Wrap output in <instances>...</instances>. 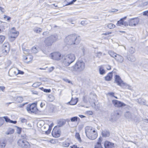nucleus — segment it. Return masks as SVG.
<instances>
[{"mask_svg":"<svg viewBox=\"0 0 148 148\" xmlns=\"http://www.w3.org/2000/svg\"><path fill=\"white\" fill-rule=\"evenodd\" d=\"M80 40L79 36L75 34L68 35L64 39L65 43L69 45H76L79 43Z\"/></svg>","mask_w":148,"mask_h":148,"instance_id":"f257e3e1","label":"nucleus"},{"mask_svg":"<svg viewBox=\"0 0 148 148\" xmlns=\"http://www.w3.org/2000/svg\"><path fill=\"white\" fill-rule=\"evenodd\" d=\"M85 131L86 136L91 140L95 139L97 136V133L95 129L91 126H87L85 128Z\"/></svg>","mask_w":148,"mask_h":148,"instance_id":"f03ea898","label":"nucleus"},{"mask_svg":"<svg viewBox=\"0 0 148 148\" xmlns=\"http://www.w3.org/2000/svg\"><path fill=\"white\" fill-rule=\"evenodd\" d=\"M75 59V55L73 54H69L66 56H62V62L65 66H69L73 62Z\"/></svg>","mask_w":148,"mask_h":148,"instance_id":"7ed1b4c3","label":"nucleus"},{"mask_svg":"<svg viewBox=\"0 0 148 148\" xmlns=\"http://www.w3.org/2000/svg\"><path fill=\"white\" fill-rule=\"evenodd\" d=\"M85 66V63L82 60L78 61L72 68L73 71L79 72L82 71Z\"/></svg>","mask_w":148,"mask_h":148,"instance_id":"20e7f679","label":"nucleus"},{"mask_svg":"<svg viewBox=\"0 0 148 148\" xmlns=\"http://www.w3.org/2000/svg\"><path fill=\"white\" fill-rule=\"evenodd\" d=\"M58 40V36L56 34H54L46 38L45 40V42L47 46H51L53 43Z\"/></svg>","mask_w":148,"mask_h":148,"instance_id":"39448f33","label":"nucleus"},{"mask_svg":"<svg viewBox=\"0 0 148 148\" xmlns=\"http://www.w3.org/2000/svg\"><path fill=\"white\" fill-rule=\"evenodd\" d=\"M18 145L22 148H29L30 145L26 140L23 139H19L18 141Z\"/></svg>","mask_w":148,"mask_h":148,"instance_id":"423d86ee","label":"nucleus"},{"mask_svg":"<svg viewBox=\"0 0 148 148\" xmlns=\"http://www.w3.org/2000/svg\"><path fill=\"white\" fill-rule=\"evenodd\" d=\"M26 110L29 113H36L38 110L36 107V104L35 103L27 105L26 107Z\"/></svg>","mask_w":148,"mask_h":148,"instance_id":"0eeeda50","label":"nucleus"},{"mask_svg":"<svg viewBox=\"0 0 148 148\" xmlns=\"http://www.w3.org/2000/svg\"><path fill=\"white\" fill-rule=\"evenodd\" d=\"M60 130L57 128V126H55L52 131V134L53 137L58 138L60 136Z\"/></svg>","mask_w":148,"mask_h":148,"instance_id":"6e6552de","label":"nucleus"},{"mask_svg":"<svg viewBox=\"0 0 148 148\" xmlns=\"http://www.w3.org/2000/svg\"><path fill=\"white\" fill-rule=\"evenodd\" d=\"M51 58L56 60H62V56L59 52H54L51 54Z\"/></svg>","mask_w":148,"mask_h":148,"instance_id":"1a4fd4ad","label":"nucleus"},{"mask_svg":"<svg viewBox=\"0 0 148 148\" xmlns=\"http://www.w3.org/2000/svg\"><path fill=\"white\" fill-rule=\"evenodd\" d=\"M112 103L116 107H121L126 106V104L123 103L116 100H113Z\"/></svg>","mask_w":148,"mask_h":148,"instance_id":"9d476101","label":"nucleus"},{"mask_svg":"<svg viewBox=\"0 0 148 148\" xmlns=\"http://www.w3.org/2000/svg\"><path fill=\"white\" fill-rule=\"evenodd\" d=\"M119 115V113L116 112L112 113L111 114V118L110 119V121L112 122L116 121L118 118Z\"/></svg>","mask_w":148,"mask_h":148,"instance_id":"9b49d317","label":"nucleus"},{"mask_svg":"<svg viewBox=\"0 0 148 148\" xmlns=\"http://www.w3.org/2000/svg\"><path fill=\"white\" fill-rule=\"evenodd\" d=\"M115 82L117 83L118 85L121 86L124 85V82L118 75H115Z\"/></svg>","mask_w":148,"mask_h":148,"instance_id":"f8f14e48","label":"nucleus"},{"mask_svg":"<svg viewBox=\"0 0 148 148\" xmlns=\"http://www.w3.org/2000/svg\"><path fill=\"white\" fill-rule=\"evenodd\" d=\"M139 20L136 18L131 19L129 21V25L131 26H135L138 24Z\"/></svg>","mask_w":148,"mask_h":148,"instance_id":"ddd939ff","label":"nucleus"},{"mask_svg":"<svg viewBox=\"0 0 148 148\" xmlns=\"http://www.w3.org/2000/svg\"><path fill=\"white\" fill-rule=\"evenodd\" d=\"M127 17L125 16L123 18H121L119 21H118L117 25L119 26L124 25L126 26L127 25V24L126 22H124L123 21L126 19Z\"/></svg>","mask_w":148,"mask_h":148,"instance_id":"4468645a","label":"nucleus"},{"mask_svg":"<svg viewBox=\"0 0 148 148\" xmlns=\"http://www.w3.org/2000/svg\"><path fill=\"white\" fill-rule=\"evenodd\" d=\"M3 48L4 51L6 53H8L10 51V49L9 43L8 42H5L3 45Z\"/></svg>","mask_w":148,"mask_h":148,"instance_id":"2eb2a0df","label":"nucleus"},{"mask_svg":"<svg viewBox=\"0 0 148 148\" xmlns=\"http://www.w3.org/2000/svg\"><path fill=\"white\" fill-rule=\"evenodd\" d=\"M15 28L13 27L12 28V31H11V37L12 38H16L18 34V32L15 30Z\"/></svg>","mask_w":148,"mask_h":148,"instance_id":"dca6fc26","label":"nucleus"},{"mask_svg":"<svg viewBox=\"0 0 148 148\" xmlns=\"http://www.w3.org/2000/svg\"><path fill=\"white\" fill-rule=\"evenodd\" d=\"M115 60L118 63H122L124 60L123 57L117 54L115 58Z\"/></svg>","mask_w":148,"mask_h":148,"instance_id":"f3484780","label":"nucleus"},{"mask_svg":"<svg viewBox=\"0 0 148 148\" xmlns=\"http://www.w3.org/2000/svg\"><path fill=\"white\" fill-rule=\"evenodd\" d=\"M114 144L107 141L105 142L104 145L105 148H113Z\"/></svg>","mask_w":148,"mask_h":148,"instance_id":"a211bd4d","label":"nucleus"},{"mask_svg":"<svg viewBox=\"0 0 148 148\" xmlns=\"http://www.w3.org/2000/svg\"><path fill=\"white\" fill-rule=\"evenodd\" d=\"M101 134L103 137H107L109 136L110 133L108 130H105L102 131Z\"/></svg>","mask_w":148,"mask_h":148,"instance_id":"6ab92c4d","label":"nucleus"},{"mask_svg":"<svg viewBox=\"0 0 148 148\" xmlns=\"http://www.w3.org/2000/svg\"><path fill=\"white\" fill-rule=\"evenodd\" d=\"M78 101V98H76V99H72L70 101L68 102L67 104H70L71 105H76Z\"/></svg>","mask_w":148,"mask_h":148,"instance_id":"aec40b11","label":"nucleus"},{"mask_svg":"<svg viewBox=\"0 0 148 148\" xmlns=\"http://www.w3.org/2000/svg\"><path fill=\"white\" fill-rule=\"evenodd\" d=\"M112 72L109 73L105 77V79L106 81H109L112 78Z\"/></svg>","mask_w":148,"mask_h":148,"instance_id":"412c9836","label":"nucleus"},{"mask_svg":"<svg viewBox=\"0 0 148 148\" xmlns=\"http://www.w3.org/2000/svg\"><path fill=\"white\" fill-rule=\"evenodd\" d=\"M79 119V118L77 116H74L71 118L70 120L67 119L68 122L71 121V122H76L77 121L78 119Z\"/></svg>","mask_w":148,"mask_h":148,"instance_id":"4be33fe9","label":"nucleus"},{"mask_svg":"<svg viewBox=\"0 0 148 148\" xmlns=\"http://www.w3.org/2000/svg\"><path fill=\"white\" fill-rule=\"evenodd\" d=\"M108 53L111 56L114 58L117 54L116 53L111 51H108Z\"/></svg>","mask_w":148,"mask_h":148,"instance_id":"5701e85b","label":"nucleus"},{"mask_svg":"<svg viewBox=\"0 0 148 148\" xmlns=\"http://www.w3.org/2000/svg\"><path fill=\"white\" fill-rule=\"evenodd\" d=\"M65 123V121H60L58 123V125L57 126H57V128H59V127H61Z\"/></svg>","mask_w":148,"mask_h":148,"instance_id":"b1692460","label":"nucleus"},{"mask_svg":"<svg viewBox=\"0 0 148 148\" xmlns=\"http://www.w3.org/2000/svg\"><path fill=\"white\" fill-rule=\"evenodd\" d=\"M28 58L29 59V60L28 61H26L25 62L26 63H28L29 62L31 61L32 60V56L31 55H27V56L25 58V60H26L27 59H28Z\"/></svg>","mask_w":148,"mask_h":148,"instance_id":"393cba45","label":"nucleus"},{"mask_svg":"<svg viewBox=\"0 0 148 148\" xmlns=\"http://www.w3.org/2000/svg\"><path fill=\"white\" fill-rule=\"evenodd\" d=\"M34 31L38 33H40L42 32V29L38 27H36L34 29Z\"/></svg>","mask_w":148,"mask_h":148,"instance_id":"a878e982","label":"nucleus"},{"mask_svg":"<svg viewBox=\"0 0 148 148\" xmlns=\"http://www.w3.org/2000/svg\"><path fill=\"white\" fill-rule=\"evenodd\" d=\"M126 117L128 118H132V114L129 112H127L125 114Z\"/></svg>","mask_w":148,"mask_h":148,"instance_id":"bb28decb","label":"nucleus"},{"mask_svg":"<svg viewBox=\"0 0 148 148\" xmlns=\"http://www.w3.org/2000/svg\"><path fill=\"white\" fill-rule=\"evenodd\" d=\"M99 72L100 74L103 75L105 73V72L102 67L100 66L99 69Z\"/></svg>","mask_w":148,"mask_h":148,"instance_id":"cd10ccee","label":"nucleus"},{"mask_svg":"<svg viewBox=\"0 0 148 148\" xmlns=\"http://www.w3.org/2000/svg\"><path fill=\"white\" fill-rule=\"evenodd\" d=\"M41 84V82H36L34 83L33 84L32 86L34 87L37 88V87H38L39 86H40Z\"/></svg>","mask_w":148,"mask_h":148,"instance_id":"c85d7f7f","label":"nucleus"},{"mask_svg":"<svg viewBox=\"0 0 148 148\" xmlns=\"http://www.w3.org/2000/svg\"><path fill=\"white\" fill-rule=\"evenodd\" d=\"M138 102L141 104H144L145 102V100L143 99L139 98L137 99Z\"/></svg>","mask_w":148,"mask_h":148,"instance_id":"c756f323","label":"nucleus"},{"mask_svg":"<svg viewBox=\"0 0 148 148\" xmlns=\"http://www.w3.org/2000/svg\"><path fill=\"white\" fill-rule=\"evenodd\" d=\"M75 138L78 140L80 142H81L82 140L81 139V138L79 135V134L78 133H76L75 134Z\"/></svg>","mask_w":148,"mask_h":148,"instance_id":"7c9ffc66","label":"nucleus"},{"mask_svg":"<svg viewBox=\"0 0 148 148\" xmlns=\"http://www.w3.org/2000/svg\"><path fill=\"white\" fill-rule=\"evenodd\" d=\"M95 148H103L99 142L97 143L95 145Z\"/></svg>","mask_w":148,"mask_h":148,"instance_id":"2f4dec72","label":"nucleus"},{"mask_svg":"<svg viewBox=\"0 0 148 148\" xmlns=\"http://www.w3.org/2000/svg\"><path fill=\"white\" fill-rule=\"evenodd\" d=\"M107 27L109 29H112L114 28L115 27V26L113 24L109 23Z\"/></svg>","mask_w":148,"mask_h":148,"instance_id":"473e14b6","label":"nucleus"},{"mask_svg":"<svg viewBox=\"0 0 148 148\" xmlns=\"http://www.w3.org/2000/svg\"><path fill=\"white\" fill-rule=\"evenodd\" d=\"M17 101L18 103H21L23 101V98L21 97H18L16 98Z\"/></svg>","mask_w":148,"mask_h":148,"instance_id":"72a5a7b5","label":"nucleus"},{"mask_svg":"<svg viewBox=\"0 0 148 148\" xmlns=\"http://www.w3.org/2000/svg\"><path fill=\"white\" fill-rule=\"evenodd\" d=\"M38 51V50L36 48V47H34L32 49V52L33 53H37Z\"/></svg>","mask_w":148,"mask_h":148,"instance_id":"f704fd0d","label":"nucleus"},{"mask_svg":"<svg viewBox=\"0 0 148 148\" xmlns=\"http://www.w3.org/2000/svg\"><path fill=\"white\" fill-rule=\"evenodd\" d=\"M14 129H10L9 131L6 132V134L7 135L11 134L13 133L14 132Z\"/></svg>","mask_w":148,"mask_h":148,"instance_id":"c9c22d12","label":"nucleus"},{"mask_svg":"<svg viewBox=\"0 0 148 148\" xmlns=\"http://www.w3.org/2000/svg\"><path fill=\"white\" fill-rule=\"evenodd\" d=\"M69 143L65 141L63 142L62 146L64 147H68L69 145Z\"/></svg>","mask_w":148,"mask_h":148,"instance_id":"e433bc0d","label":"nucleus"},{"mask_svg":"<svg viewBox=\"0 0 148 148\" xmlns=\"http://www.w3.org/2000/svg\"><path fill=\"white\" fill-rule=\"evenodd\" d=\"M5 145V143L0 141V148H4Z\"/></svg>","mask_w":148,"mask_h":148,"instance_id":"4c0bfd02","label":"nucleus"},{"mask_svg":"<svg viewBox=\"0 0 148 148\" xmlns=\"http://www.w3.org/2000/svg\"><path fill=\"white\" fill-rule=\"evenodd\" d=\"M5 38V37L3 36H0V43H2Z\"/></svg>","mask_w":148,"mask_h":148,"instance_id":"58836bf2","label":"nucleus"},{"mask_svg":"<svg viewBox=\"0 0 148 148\" xmlns=\"http://www.w3.org/2000/svg\"><path fill=\"white\" fill-rule=\"evenodd\" d=\"M63 80L66 82L68 83H69L71 84H73L72 82L66 78L63 79Z\"/></svg>","mask_w":148,"mask_h":148,"instance_id":"ea45409f","label":"nucleus"},{"mask_svg":"<svg viewBox=\"0 0 148 148\" xmlns=\"http://www.w3.org/2000/svg\"><path fill=\"white\" fill-rule=\"evenodd\" d=\"M51 130V127H50V126H49V127L48 130L45 132V133L47 134H49L50 133Z\"/></svg>","mask_w":148,"mask_h":148,"instance_id":"a19ab883","label":"nucleus"},{"mask_svg":"<svg viewBox=\"0 0 148 148\" xmlns=\"http://www.w3.org/2000/svg\"><path fill=\"white\" fill-rule=\"evenodd\" d=\"M4 122V120L3 119L0 117V127L3 124Z\"/></svg>","mask_w":148,"mask_h":148,"instance_id":"79ce46f5","label":"nucleus"},{"mask_svg":"<svg viewBox=\"0 0 148 148\" xmlns=\"http://www.w3.org/2000/svg\"><path fill=\"white\" fill-rule=\"evenodd\" d=\"M4 119H5V121L7 122H9L10 121V119L7 116H4L3 117Z\"/></svg>","mask_w":148,"mask_h":148,"instance_id":"37998d69","label":"nucleus"},{"mask_svg":"<svg viewBox=\"0 0 148 148\" xmlns=\"http://www.w3.org/2000/svg\"><path fill=\"white\" fill-rule=\"evenodd\" d=\"M129 51L132 54L134 52V49L132 47L129 50Z\"/></svg>","mask_w":148,"mask_h":148,"instance_id":"c03bdc74","label":"nucleus"},{"mask_svg":"<svg viewBox=\"0 0 148 148\" xmlns=\"http://www.w3.org/2000/svg\"><path fill=\"white\" fill-rule=\"evenodd\" d=\"M21 131V129L19 127H17V133L18 134H20Z\"/></svg>","mask_w":148,"mask_h":148,"instance_id":"a18cd8bd","label":"nucleus"},{"mask_svg":"<svg viewBox=\"0 0 148 148\" xmlns=\"http://www.w3.org/2000/svg\"><path fill=\"white\" fill-rule=\"evenodd\" d=\"M143 15L148 16V10L145 11L143 12Z\"/></svg>","mask_w":148,"mask_h":148,"instance_id":"49530a36","label":"nucleus"},{"mask_svg":"<svg viewBox=\"0 0 148 148\" xmlns=\"http://www.w3.org/2000/svg\"><path fill=\"white\" fill-rule=\"evenodd\" d=\"M21 121L22 123H25L27 122V120L25 119H21Z\"/></svg>","mask_w":148,"mask_h":148,"instance_id":"de8ad7c7","label":"nucleus"},{"mask_svg":"<svg viewBox=\"0 0 148 148\" xmlns=\"http://www.w3.org/2000/svg\"><path fill=\"white\" fill-rule=\"evenodd\" d=\"M48 97L49 98H51L52 99L51 100H50V101H52L54 99V97L53 96V95H49V96H48Z\"/></svg>","mask_w":148,"mask_h":148,"instance_id":"09e8293b","label":"nucleus"},{"mask_svg":"<svg viewBox=\"0 0 148 148\" xmlns=\"http://www.w3.org/2000/svg\"><path fill=\"white\" fill-rule=\"evenodd\" d=\"M54 69V67L53 66L49 68V72H52Z\"/></svg>","mask_w":148,"mask_h":148,"instance_id":"8fccbe9b","label":"nucleus"},{"mask_svg":"<svg viewBox=\"0 0 148 148\" xmlns=\"http://www.w3.org/2000/svg\"><path fill=\"white\" fill-rule=\"evenodd\" d=\"M31 92H32V94H33L38 95V92L36 91H35L34 90H32L31 91Z\"/></svg>","mask_w":148,"mask_h":148,"instance_id":"3c124183","label":"nucleus"},{"mask_svg":"<svg viewBox=\"0 0 148 148\" xmlns=\"http://www.w3.org/2000/svg\"><path fill=\"white\" fill-rule=\"evenodd\" d=\"M102 53L101 52H99L97 53V57L99 58H100V56L102 55Z\"/></svg>","mask_w":148,"mask_h":148,"instance_id":"603ef678","label":"nucleus"},{"mask_svg":"<svg viewBox=\"0 0 148 148\" xmlns=\"http://www.w3.org/2000/svg\"><path fill=\"white\" fill-rule=\"evenodd\" d=\"M118 10L116 9H113L109 11L110 12H117Z\"/></svg>","mask_w":148,"mask_h":148,"instance_id":"864d4df0","label":"nucleus"},{"mask_svg":"<svg viewBox=\"0 0 148 148\" xmlns=\"http://www.w3.org/2000/svg\"><path fill=\"white\" fill-rule=\"evenodd\" d=\"M112 33L111 32H106L102 34V35H107L110 34Z\"/></svg>","mask_w":148,"mask_h":148,"instance_id":"5fc2aeb1","label":"nucleus"},{"mask_svg":"<svg viewBox=\"0 0 148 148\" xmlns=\"http://www.w3.org/2000/svg\"><path fill=\"white\" fill-rule=\"evenodd\" d=\"M5 88L4 86H0V90H1L3 92Z\"/></svg>","mask_w":148,"mask_h":148,"instance_id":"6e6d98bb","label":"nucleus"},{"mask_svg":"<svg viewBox=\"0 0 148 148\" xmlns=\"http://www.w3.org/2000/svg\"><path fill=\"white\" fill-rule=\"evenodd\" d=\"M51 90L50 89H44V91L45 92H50Z\"/></svg>","mask_w":148,"mask_h":148,"instance_id":"4d7b16f0","label":"nucleus"},{"mask_svg":"<svg viewBox=\"0 0 148 148\" xmlns=\"http://www.w3.org/2000/svg\"><path fill=\"white\" fill-rule=\"evenodd\" d=\"M10 123L14 124H16L17 123V121H13L10 120Z\"/></svg>","mask_w":148,"mask_h":148,"instance_id":"13d9d810","label":"nucleus"},{"mask_svg":"<svg viewBox=\"0 0 148 148\" xmlns=\"http://www.w3.org/2000/svg\"><path fill=\"white\" fill-rule=\"evenodd\" d=\"M18 74H23L24 73V72L23 71H21L20 70H18Z\"/></svg>","mask_w":148,"mask_h":148,"instance_id":"bf43d9fd","label":"nucleus"},{"mask_svg":"<svg viewBox=\"0 0 148 148\" xmlns=\"http://www.w3.org/2000/svg\"><path fill=\"white\" fill-rule=\"evenodd\" d=\"M45 105V104L42 102L40 104V106L41 108H42Z\"/></svg>","mask_w":148,"mask_h":148,"instance_id":"052dcab7","label":"nucleus"},{"mask_svg":"<svg viewBox=\"0 0 148 148\" xmlns=\"http://www.w3.org/2000/svg\"><path fill=\"white\" fill-rule=\"evenodd\" d=\"M71 148H77L78 147L77 145H74L72 146H71Z\"/></svg>","mask_w":148,"mask_h":148,"instance_id":"680f3d73","label":"nucleus"},{"mask_svg":"<svg viewBox=\"0 0 148 148\" xmlns=\"http://www.w3.org/2000/svg\"><path fill=\"white\" fill-rule=\"evenodd\" d=\"M4 9L3 8H2L1 7H0V10L1 11V12H2L3 13L4 12Z\"/></svg>","mask_w":148,"mask_h":148,"instance_id":"e2e57ef3","label":"nucleus"},{"mask_svg":"<svg viewBox=\"0 0 148 148\" xmlns=\"http://www.w3.org/2000/svg\"><path fill=\"white\" fill-rule=\"evenodd\" d=\"M48 34L47 32H43L42 35L44 36Z\"/></svg>","mask_w":148,"mask_h":148,"instance_id":"0e129e2a","label":"nucleus"},{"mask_svg":"<svg viewBox=\"0 0 148 148\" xmlns=\"http://www.w3.org/2000/svg\"><path fill=\"white\" fill-rule=\"evenodd\" d=\"M114 93L113 92H110V93H108L109 95H111L113 97L114 96Z\"/></svg>","mask_w":148,"mask_h":148,"instance_id":"69168bd1","label":"nucleus"},{"mask_svg":"<svg viewBox=\"0 0 148 148\" xmlns=\"http://www.w3.org/2000/svg\"><path fill=\"white\" fill-rule=\"evenodd\" d=\"M73 3L71 1V2H69L67 5H69L73 4Z\"/></svg>","mask_w":148,"mask_h":148,"instance_id":"338daca9","label":"nucleus"},{"mask_svg":"<svg viewBox=\"0 0 148 148\" xmlns=\"http://www.w3.org/2000/svg\"><path fill=\"white\" fill-rule=\"evenodd\" d=\"M85 97L84 96L83 98V100L85 102H87V101L85 99Z\"/></svg>","mask_w":148,"mask_h":148,"instance_id":"774afa93","label":"nucleus"}]
</instances>
